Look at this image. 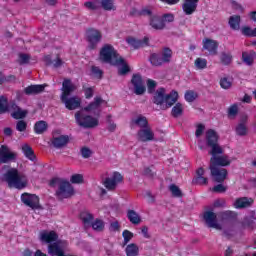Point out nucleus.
Here are the masks:
<instances>
[{"instance_id":"9b49d317","label":"nucleus","mask_w":256,"mask_h":256,"mask_svg":"<svg viewBox=\"0 0 256 256\" xmlns=\"http://www.w3.org/2000/svg\"><path fill=\"white\" fill-rule=\"evenodd\" d=\"M0 161L1 163H15L17 161V152L12 151L7 145H1Z\"/></svg>"},{"instance_id":"412c9836","label":"nucleus","mask_w":256,"mask_h":256,"mask_svg":"<svg viewBox=\"0 0 256 256\" xmlns=\"http://www.w3.org/2000/svg\"><path fill=\"white\" fill-rule=\"evenodd\" d=\"M218 47L219 43L213 39L205 38L203 40V49L208 51L209 55H217Z\"/></svg>"},{"instance_id":"864d4df0","label":"nucleus","mask_w":256,"mask_h":256,"mask_svg":"<svg viewBox=\"0 0 256 256\" xmlns=\"http://www.w3.org/2000/svg\"><path fill=\"white\" fill-rule=\"evenodd\" d=\"M122 237L124 239V245H127V243H129V241H131V239H133V232H131L129 230H124L122 232Z\"/></svg>"},{"instance_id":"f03ea898","label":"nucleus","mask_w":256,"mask_h":256,"mask_svg":"<svg viewBox=\"0 0 256 256\" xmlns=\"http://www.w3.org/2000/svg\"><path fill=\"white\" fill-rule=\"evenodd\" d=\"M178 99L179 93L177 91L172 90L169 94H167V90L160 87L154 92L152 103H154V105H158L160 109L165 111L166 109L173 107V105L177 103Z\"/></svg>"},{"instance_id":"a19ab883","label":"nucleus","mask_w":256,"mask_h":256,"mask_svg":"<svg viewBox=\"0 0 256 256\" xmlns=\"http://www.w3.org/2000/svg\"><path fill=\"white\" fill-rule=\"evenodd\" d=\"M28 113L29 112L27 110H23L20 108V109L14 111L13 113H11V117L13 119H25V117H27Z\"/></svg>"},{"instance_id":"4be33fe9","label":"nucleus","mask_w":256,"mask_h":256,"mask_svg":"<svg viewBox=\"0 0 256 256\" xmlns=\"http://www.w3.org/2000/svg\"><path fill=\"white\" fill-rule=\"evenodd\" d=\"M126 42L132 47V49H141V47H147V45H149V37L145 36L142 40L129 37L126 39Z\"/></svg>"},{"instance_id":"de8ad7c7","label":"nucleus","mask_w":256,"mask_h":256,"mask_svg":"<svg viewBox=\"0 0 256 256\" xmlns=\"http://www.w3.org/2000/svg\"><path fill=\"white\" fill-rule=\"evenodd\" d=\"M184 98L188 103H193V101L197 99V93H195L193 90H188L186 91Z\"/></svg>"},{"instance_id":"7ed1b4c3","label":"nucleus","mask_w":256,"mask_h":256,"mask_svg":"<svg viewBox=\"0 0 256 256\" xmlns=\"http://www.w3.org/2000/svg\"><path fill=\"white\" fill-rule=\"evenodd\" d=\"M49 186L54 189L55 187H58L55 196L60 199V201H63V199H71V197L75 195V188H73V185L65 179L58 177L52 178L49 182Z\"/></svg>"},{"instance_id":"e433bc0d","label":"nucleus","mask_w":256,"mask_h":256,"mask_svg":"<svg viewBox=\"0 0 256 256\" xmlns=\"http://www.w3.org/2000/svg\"><path fill=\"white\" fill-rule=\"evenodd\" d=\"M125 251L127 256H139V246L135 243L127 245Z\"/></svg>"},{"instance_id":"cd10ccee","label":"nucleus","mask_w":256,"mask_h":256,"mask_svg":"<svg viewBox=\"0 0 256 256\" xmlns=\"http://www.w3.org/2000/svg\"><path fill=\"white\" fill-rule=\"evenodd\" d=\"M22 153L29 161H37L35 151H33V148L29 144L22 145Z\"/></svg>"},{"instance_id":"49530a36","label":"nucleus","mask_w":256,"mask_h":256,"mask_svg":"<svg viewBox=\"0 0 256 256\" xmlns=\"http://www.w3.org/2000/svg\"><path fill=\"white\" fill-rule=\"evenodd\" d=\"M220 60L221 63H224V65H229L231 64V61H233V56L231 55V53H221L220 54Z\"/></svg>"},{"instance_id":"ddd939ff","label":"nucleus","mask_w":256,"mask_h":256,"mask_svg":"<svg viewBox=\"0 0 256 256\" xmlns=\"http://www.w3.org/2000/svg\"><path fill=\"white\" fill-rule=\"evenodd\" d=\"M210 174L216 183H223L227 179L229 172L225 168H219L215 166H209Z\"/></svg>"},{"instance_id":"9d476101","label":"nucleus","mask_w":256,"mask_h":256,"mask_svg":"<svg viewBox=\"0 0 256 256\" xmlns=\"http://www.w3.org/2000/svg\"><path fill=\"white\" fill-rule=\"evenodd\" d=\"M173 57V51L171 48H163L160 54L153 53L150 56V63H169Z\"/></svg>"},{"instance_id":"2eb2a0df","label":"nucleus","mask_w":256,"mask_h":256,"mask_svg":"<svg viewBox=\"0 0 256 256\" xmlns=\"http://www.w3.org/2000/svg\"><path fill=\"white\" fill-rule=\"evenodd\" d=\"M203 219L208 227L212 229H217L218 231H221V229H223V227H221V224L217 223V214H215V212H204Z\"/></svg>"},{"instance_id":"3c124183","label":"nucleus","mask_w":256,"mask_h":256,"mask_svg":"<svg viewBox=\"0 0 256 256\" xmlns=\"http://www.w3.org/2000/svg\"><path fill=\"white\" fill-rule=\"evenodd\" d=\"M161 20L164 23V27H165V25H167V23H173L175 21V15L172 13L164 14L161 17Z\"/></svg>"},{"instance_id":"680f3d73","label":"nucleus","mask_w":256,"mask_h":256,"mask_svg":"<svg viewBox=\"0 0 256 256\" xmlns=\"http://www.w3.org/2000/svg\"><path fill=\"white\" fill-rule=\"evenodd\" d=\"M242 34L245 35L246 37H253V28L249 26H244L241 29Z\"/></svg>"},{"instance_id":"774afa93","label":"nucleus","mask_w":256,"mask_h":256,"mask_svg":"<svg viewBox=\"0 0 256 256\" xmlns=\"http://www.w3.org/2000/svg\"><path fill=\"white\" fill-rule=\"evenodd\" d=\"M19 59L21 63H31V56L29 54H20Z\"/></svg>"},{"instance_id":"338daca9","label":"nucleus","mask_w":256,"mask_h":256,"mask_svg":"<svg viewBox=\"0 0 256 256\" xmlns=\"http://www.w3.org/2000/svg\"><path fill=\"white\" fill-rule=\"evenodd\" d=\"M131 71V68H129V65H123L118 69V75H127Z\"/></svg>"},{"instance_id":"20e7f679","label":"nucleus","mask_w":256,"mask_h":256,"mask_svg":"<svg viewBox=\"0 0 256 256\" xmlns=\"http://www.w3.org/2000/svg\"><path fill=\"white\" fill-rule=\"evenodd\" d=\"M99 60L102 63H110L114 65H127L125 59L117 52L111 44H104L99 51Z\"/></svg>"},{"instance_id":"aec40b11","label":"nucleus","mask_w":256,"mask_h":256,"mask_svg":"<svg viewBox=\"0 0 256 256\" xmlns=\"http://www.w3.org/2000/svg\"><path fill=\"white\" fill-rule=\"evenodd\" d=\"M197 5H199V0H183L182 11L185 15H193L197 11Z\"/></svg>"},{"instance_id":"f257e3e1","label":"nucleus","mask_w":256,"mask_h":256,"mask_svg":"<svg viewBox=\"0 0 256 256\" xmlns=\"http://www.w3.org/2000/svg\"><path fill=\"white\" fill-rule=\"evenodd\" d=\"M75 84L70 79H65L62 82V94L60 101L68 109V111H75L81 108V99L79 96L70 97L71 93L75 91Z\"/></svg>"},{"instance_id":"4468645a","label":"nucleus","mask_w":256,"mask_h":256,"mask_svg":"<svg viewBox=\"0 0 256 256\" xmlns=\"http://www.w3.org/2000/svg\"><path fill=\"white\" fill-rule=\"evenodd\" d=\"M39 240L41 241V243H44L45 245H51L59 241V234H57V232L53 230H42L39 234Z\"/></svg>"},{"instance_id":"39448f33","label":"nucleus","mask_w":256,"mask_h":256,"mask_svg":"<svg viewBox=\"0 0 256 256\" xmlns=\"http://www.w3.org/2000/svg\"><path fill=\"white\" fill-rule=\"evenodd\" d=\"M2 181H6L10 189H25L27 187V178L19 173V170L12 168L2 176Z\"/></svg>"},{"instance_id":"79ce46f5","label":"nucleus","mask_w":256,"mask_h":256,"mask_svg":"<svg viewBox=\"0 0 256 256\" xmlns=\"http://www.w3.org/2000/svg\"><path fill=\"white\" fill-rule=\"evenodd\" d=\"M80 219H82L84 225H89L94 218L93 214L88 211H83L80 213Z\"/></svg>"},{"instance_id":"bf43d9fd","label":"nucleus","mask_w":256,"mask_h":256,"mask_svg":"<svg viewBox=\"0 0 256 256\" xmlns=\"http://www.w3.org/2000/svg\"><path fill=\"white\" fill-rule=\"evenodd\" d=\"M16 80H17V77H15V75L5 76L4 74H2V84L3 83H15Z\"/></svg>"},{"instance_id":"6e6d98bb","label":"nucleus","mask_w":256,"mask_h":256,"mask_svg":"<svg viewBox=\"0 0 256 256\" xmlns=\"http://www.w3.org/2000/svg\"><path fill=\"white\" fill-rule=\"evenodd\" d=\"M80 153L83 159H89V157L93 155V151H91L88 147H82Z\"/></svg>"},{"instance_id":"0eeeda50","label":"nucleus","mask_w":256,"mask_h":256,"mask_svg":"<svg viewBox=\"0 0 256 256\" xmlns=\"http://www.w3.org/2000/svg\"><path fill=\"white\" fill-rule=\"evenodd\" d=\"M86 41L88 49H97V46L103 41V33L95 28H90L86 31Z\"/></svg>"},{"instance_id":"f3484780","label":"nucleus","mask_w":256,"mask_h":256,"mask_svg":"<svg viewBox=\"0 0 256 256\" xmlns=\"http://www.w3.org/2000/svg\"><path fill=\"white\" fill-rule=\"evenodd\" d=\"M123 181V176L119 172H114L112 178L107 177L103 185L108 191H113L117 187V183H121Z\"/></svg>"},{"instance_id":"473e14b6","label":"nucleus","mask_w":256,"mask_h":256,"mask_svg":"<svg viewBox=\"0 0 256 256\" xmlns=\"http://www.w3.org/2000/svg\"><path fill=\"white\" fill-rule=\"evenodd\" d=\"M255 211H252L250 216H246L244 220L242 221V226L245 229H253V226L255 225Z\"/></svg>"},{"instance_id":"5701e85b","label":"nucleus","mask_w":256,"mask_h":256,"mask_svg":"<svg viewBox=\"0 0 256 256\" xmlns=\"http://www.w3.org/2000/svg\"><path fill=\"white\" fill-rule=\"evenodd\" d=\"M45 87H47V84H32L24 88V93L28 96L39 95L45 91Z\"/></svg>"},{"instance_id":"0e129e2a","label":"nucleus","mask_w":256,"mask_h":256,"mask_svg":"<svg viewBox=\"0 0 256 256\" xmlns=\"http://www.w3.org/2000/svg\"><path fill=\"white\" fill-rule=\"evenodd\" d=\"M212 191H214V193H225V191H227V187L223 184H218L212 188Z\"/></svg>"},{"instance_id":"e2e57ef3","label":"nucleus","mask_w":256,"mask_h":256,"mask_svg":"<svg viewBox=\"0 0 256 256\" xmlns=\"http://www.w3.org/2000/svg\"><path fill=\"white\" fill-rule=\"evenodd\" d=\"M220 86L222 87V89H230L231 87V81H229L228 78H221L220 80Z\"/></svg>"},{"instance_id":"1a4fd4ad","label":"nucleus","mask_w":256,"mask_h":256,"mask_svg":"<svg viewBox=\"0 0 256 256\" xmlns=\"http://www.w3.org/2000/svg\"><path fill=\"white\" fill-rule=\"evenodd\" d=\"M210 155L211 158L209 167H229V165H231L229 156L223 155V148H220V152L210 153Z\"/></svg>"},{"instance_id":"c756f323","label":"nucleus","mask_w":256,"mask_h":256,"mask_svg":"<svg viewBox=\"0 0 256 256\" xmlns=\"http://www.w3.org/2000/svg\"><path fill=\"white\" fill-rule=\"evenodd\" d=\"M102 103H106L101 96H96L94 101L88 104V106L84 107V111H95L98 107H101Z\"/></svg>"},{"instance_id":"5fc2aeb1","label":"nucleus","mask_w":256,"mask_h":256,"mask_svg":"<svg viewBox=\"0 0 256 256\" xmlns=\"http://www.w3.org/2000/svg\"><path fill=\"white\" fill-rule=\"evenodd\" d=\"M16 130H18L20 133L27 131V122H25L24 120H19L16 123Z\"/></svg>"},{"instance_id":"7c9ffc66","label":"nucleus","mask_w":256,"mask_h":256,"mask_svg":"<svg viewBox=\"0 0 256 256\" xmlns=\"http://www.w3.org/2000/svg\"><path fill=\"white\" fill-rule=\"evenodd\" d=\"M49 129V124L46 121L40 120L34 124V132L36 135H43Z\"/></svg>"},{"instance_id":"c9c22d12","label":"nucleus","mask_w":256,"mask_h":256,"mask_svg":"<svg viewBox=\"0 0 256 256\" xmlns=\"http://www.w3.org/2000/svg\"><path fill=\"white\" fill-rule=\"evenodd\" d=\"M229 25L231 29H234L235 31L239 30L241 27V17L237 15L231 16L229 19Z\"/></svg>"},{"instance_id":"c85d7f7f","label":"nucleus","mask_w":256,"mask_h":256,"mask_svg":"<svg viewBox=\"0 0 256 256\" xmlns=\"http://www.w3.org/2000/svg\"><path fill=\"white\" fill-rule=\"evenodd\" d=\"M44 63H48L49 65H62L63 60L59 54H48L44 56Z\"/></svg>"},{"instance_id":"72a5a7b5","label":"nucleus","mask_w":256,"mask_h":256,"mask_svg":"<svg viewBox=\"0 0 256 256\" xmlns=\"http://www.w3.org/2000/svg\"><path fill=\"white\" fill-rule=\"evenodd\" d=\"M127 218L129 219L132 225H139L141 223V216L135 210H128Z\"/></svg>"},{"instance_id":"58836bf2","label":"nucleus","mask_w":256,"mask_h":256,"mask_svg":"<svg viewBox=\"0 0 256 256\" xmlns=\"http://www.w3.org/2000/svg\"><path fill=\"white\" fill-rule=\"evenodd\" d=\"M101 6L104 11H115V9H117L115 6V0H102Z\"/></svg>"},{"instance_id":"6e6552de","label":"nucleus","mask_w":256,"mask_h":256,"mask_svg":"<svg viewBox=\"0 0 256 256\" xmlns=\"http://www.w3.org/2000/svg\"><path fill=\"white\" fill-rule=\"evenodd\" d=\"M206 146L209 147L211 153H221V146L219 145V135L213 129H209L206 132Z\"/></svg>"},{"instance_id":"bb28decb","label":"nucleus","mask_w":256,"mask_h":256,"mask_svg":"<svg viewBox=\"0 0 256 256\" xmlns=\"http://www.w3.org/2000/svg\"><path fill=\"white\" fill-rule=\"evenodd\" d=\"M131 125H135L140 129H145L146 127H149V121L147 120V117L139 115L137 118L131 120Z\"/></svg>"},{"instance_id":"69168bd1","label":"nucleus","mask_w":256,"mask_h":256,"mask_svg":"<svg viewBox=\"0 0 256 256\" xmlns=\"http://www.w3.org/2000/svg\"><path fill=\"white\" fill-rule=\"evenodd\" d=\"M121 225H119V221H113L110 223L109 231L117 232L120 231Z\"/></svg>"},{"instance_id":"8fccbe9b","label":"nucleus","mask_w":256,"mask_h":256,"mask_svg":"<svg viewBox=\"0 0 256 256\" xmlns=\"http://www.w3.org/2000/svg\"><path fill=\"white\" fill-rule=\"evenodd\" d=\"M84 7L88 11H96V9H99V5H97V0L85 2Z\"/></svg>"},{"instance_id":"13d9d810","label":"nucleus","mask_w":256,"mask_h":256,"mask_svg":"<svg viewBox=\"0 0 256 256\" xmlns=\"http://www.w3.org/2000/svg\"><path fill=\"white\" fill-rule=\"evenodd\" d=\"M148 93H155V88L157 87V82L155 80H147Z\"/></svg>"},{"instance_id":"2f4dec72","label":"nucleus","mask_w":256,"mask_h":256,"mask_svg":"<svg viewBox=\"0 0 256 256\" xmlns=\"http://www.w3.org/2000/svg\"><path fill=\"white\" fill-rule=\"evenodd\" d=\"M150 25L153 29H165V23H163V20L157 15H153L150 18Z\"/></svg>"},{"instance_id":"a878e982","label":"nucleus","mask_w":256,"mask_h":256,"mask_svg":"<svg viewBox=\"0 0 256 256\" xmlns=\"http://www.w3.org/2000/svg\"><path fill=\"white\" fill-rule=\"evenodd\" d=\"M251 205H253V200L248 197L238 198L234 202V207L236 209H247V208L251 207Z\"/></svg>"},{"instance_id":"a18cd8bd","label":"nucleus","mask_w":256,"mask_h":256,"mask_svg":"<svg viewBox=\"0 0 256 256\" xmlns=\"http://www.w3.org/2000/svg\"><path fill=\"white\" fill-rule=\"evenodd\" d=\"M169 190L172 193L173 197H183V192L181 191V189L179 188V186L175 185V184H171L169 186Z\"/></svg>"},{"instance_id":"37998d69","label":"nucleus","mask_w":256,"mask_h":256,"mask_svg":"<svg viewBox=\"0 0 256 256\" xmlns=\"http://www.w3.org/2000/svg\"><path fill=\"white\" fill-rule=\"evenodd\" d=\"M82 89L86 99H92L93 95H95V89L93 87H87V84H83Z\"/></svg>"},{"instance_id":"6ab92c4d","label":"nucleus","mask_w":256,"mask_h":256,"mask_svg":"<svg viewBox=\"0 0 256 256\" xmlns=\"http://www.w3.org/2000/svg\"><path fill=\"white\" fill-rule=\"evenodd\" d=\"M63 241L58 240L48 245V255L50 256H64L65 250H63Z\"/></svg>"},{"instance_id":"f8f14e48","label":"nucleus","mask_w":256,"mask_h":256,"mask_svg":"<svg viewBox=\"0 0 256 256\" xmlns=\"http://www.w3.org/2000/svg\"><path fill=\"white\" fill-rule=\"evenodd\" d=\"M21 201L26 205V207H30V209H43L41 204H39V196L36 194H29L25 192L21 195Z\"/></svg>"},{"instance_id":"dca6fc26","label":"nucleus","mask_w":256,"mask_h":256,"mask_svg":"<svg viewBox=\"0 0 256 256\" xmlns=\"http://www.w3.org/2000/svg\"><path fill=\"white\" fill-rule=\"evenodd\" d=\"M131 84L134 87L135 95H143L145 91H147V88H145V85L143 84V77L141 74H133Z\"/></svg>"},{"instance_id":"b1692460","label":"nucleus","mask_w":256,"mask_h":256,"mask_svg":"<svg viewBox=\"0 0 256 256\" xmlns=\"http://www.w3.org/2000/svg\"><path fill=\"white\" fill-rule=\"evenodd\" d=\"M51 143L55 149H63V147H67V145L69 144V136L60 135L57 137H53Z\"/></svg>"},{"instance_id":"f704fd0d","label":"nucleus","mask_w":256,"mask_h":256,"mask_svg":"<svg viewBox=\"0 0 256 256\" xmlns=\"http://www.w3.org/2000/svg\"><path fill=\"white\" fill-rule=\"evenodd\" d=\"M5 113H9V99L2 95L0 96V115H5Z\"/></svg>"},{"instance_id":"423d86ee","label":"nucleus","mask_w":256,"mask_h":256,"mask_svg":"<svg viewBox=\"0 0 256 256\" xmlns=\"http://www.w3.org/2000/svg\"><path fill=\"white\" fill-rule=\"evenodd\" d=\"M75 121L79 127H83V129H95V127L99 126V119L83 114L81 111L75 113Z\"/></svg>"},{"instance_id":"4d7b16f0","label":"nucleus","mask_w":256,"mask_h":256,"mask_svg":"<svg viewBox=\"0 0 256 256\" xmlns=\"http://www.w3.org/2000/svg\"><path fill=\"white\" fill-rule=\"evenodd\" d=\"M70 182L73 184L83 183V175H81V174L72 175L70 178Z\"/></svg>"},{"instance_id":"ea45409f","label":"nucleus","mask_w":256,"mask_h":256,"mask_svg":"<svg viewBox=\"0 0 256 256\" xmlns=\"http://www.w3.org/2000/svg\"><path fill=\"white\" fill-rule=\"evenodd\" d=\"M92 229L94 231H98V233H101L105 229V222L101 219H96L94 222H92Z\"/></svg>"},{"instance_id":"4c0bfd02","label":"nucleus","mask_w":256,"mask_h":256,"mask_svg":"<svg viewBox=\"0 0 256 256\" xmlns=\"http://www.w3.org/2000/svg\"><path fill=\"white\" fill-rule=\"evenodd\" d=\"M171 115L174 119L181 117L183 115V104L180 102L176 103L172 108Z\"/></svg>"},{"instance_id":"393cba45","label":"nucleus","mask_w":256,"mask_h":256,"mask_svg":"<svg viewBox=\"0 0 256 256\" xmlns=\"http://www.w3.org/2000/svg\"><path fill=\"white\" fill-rule=\"evenodd\" d=\"M205 175V170L200 167L196 171V177L192 180L193 185H207L209 182L207 178L203 177Z\"/></svg>"},{"instance_id":"09e8293b","label":"nucleus","mask_w":256,"mask_h":256,"mask_svg":"<svg viewBox=\"0 0 256 256\" xmlns=\"http://www.w3.org/2000/svg\"><path fill=\"white\" fill-rule=\"evenodd\" d=\"M91 75H93V77H95L96 79H103V70H101L97 66H92Z\"/></svg>"},{"instance_id":"603ef678","label":"nucleus","mask_w":256,"mask_h":256,"mask_svg":"<svg viewBox=\"0 0 256 256\" xmlns=\"http://www.w3.org/2000/svg\"><path fill=\"white\" fill-rule=\"evenodd\" d=\"M237 113H239V106L237 104H233L228 108V117H237Z\"/></svg>"},{"instance_id":"a211bd4d","label":"nucleus","mask_w":256,"mask_h":256,"mask_svg":"<svg viewBox=\"0 0 256 256\" xmlns=\"http://www.w3.org/2000/svg\"><path fill=\"white\" fill-rule=\"evenodd\" d=\"M137 137L139 141H142V143H147V141H155V133H153V130L149 126L140 129L137 132Z\"/></svg>"},{"instance_id":"052dcab7","label":"nucleus","mask_w":256,"mask_h":256,"mask_svg":"<svg viewBox=\"0 0 256 256\" xmlns=\"http://www.w3.org/2000/svg\"><path fill=\"white\" fill-rule=\"evenodd\" d=\"M242 59H243L244 63H246V65H252V63H253V56L246 52H244L242 54Z\"/></svg>"},{"instance_id":"c03bdc74","label":"nucleus","mask_w":256,"mask_h":256,"mask_svg":"<svg viewBox=\"0 0 256 256\" xmlns=\"http://www.w3.org/2000/svg\"><path fill=\"white\" fill-rule=\"evenodd\" d=\"M236 135H238L239 137H245V135H247V126L243 123H239L236 126Z\"/></svg>"}]
</instances>
